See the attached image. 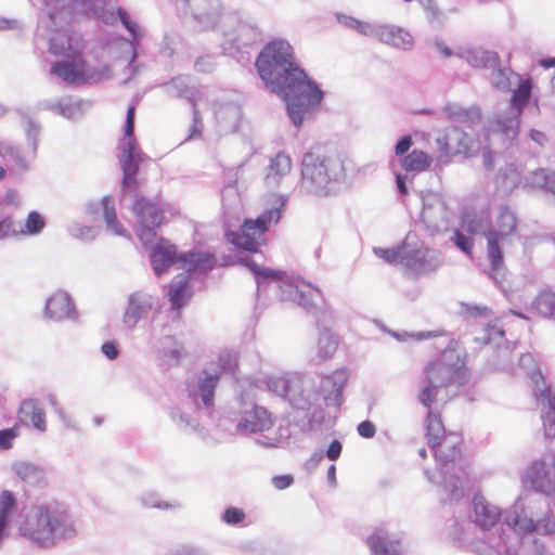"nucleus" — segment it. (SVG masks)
Masks as SVG:
<instances>
[{"label":"nucleus","instance_id":"nucleus-1","mask_svg":"<svg viewBox=\"0 0 555 555\" xmlns=\"http://www.w3.org/2000/svg\"><path fill=\"white\" fill-rule=\"evenodd\" d=\"M255 65L267 88L286 101L296 127L302 124L305 114L322 101L323 92L297 63L294 49L286 40L267 43Z\"/></svg>","mask_w":555,"mask_h":555},{"label":"nucleus","instance_id":"nucleus-2","mask_svg":"<svg viewBox=\"0 0 555 555\" xmlns=\"http://www.w3.org/2000/svg\"><path fill=\"white\" fill-rule=\"evenodd\" d=\"M426 384L418 392L420 402L428 410L426 424V439L430 446L438 443L447 437L442 416L433 411V404L438 399L440 390L446 391V401L456 396L460 388L469 380V371L464 361L453 352H443L441 357L430 362L424 370Z\"/></svg>","mask_w":555,"mask_h":555},{"label":"nucleus","instance_id":"nucleus-3","mask_svg":"<svg viewBox=\"0 0 555 555\" xmlns=\"http://www.w3.org/2000/svg\"><path fill=\"white\" fill-rule=\"evenodd\" d=\"M24 537L39 545H52L56 539H65L76 534L74 520L64 511L50 509L46 506L36 507L34 514L21 528Z\"/></svg>","mask_w":555,"mask_h":555},{"label":"nucleus","instance_id":"nucleus-4","mask_svg":"<svg viewBox=\"0 0 555 555\" xmlns=\"http://www.w3.org/2000/svg\"><path fill=\"white\" fill-rule=\"evenodd\" d=\"M67 36L55 37L50 43V51L54 55H67L73 61L56 62L51 66V73L69 83H85L93 78L82 59V43L78 40L73 46Z\"/></svg>","mask_w":555,"mask_h":555},{"label":"nucleus","instance_id":"nucleus-5","mask_svg":"<svg viewBox=\"0 0 555 555\" xmlns=\"http://www.w3.org/2000/svg\"><path fill=\"white\" fill-rule=\"evenodd\" d=\"M280 219V208L269 209L256 219H245L241 230L229 232L227 237L238 248L255 253L258 246L264 242L263 235L269 227L276 224Z\"/></svg>","mask_w":555,"mask_h":555},{"label":"nucleus","instance_id":"nucleus-6","mask_svg":"<svg viewBox=\"0 0 555 555\" xmlns=\"http://www.w3.org/2000/svg\"><path fill=\"white\" fill-rule=\"evenodd\" d=\"M518 220L516 215L503 207L496 218V228L486 232L487 256L490 261L492 272H499L504 266L501 243L508 236L516 234Z\"/></svg>","mask_w":555,"mask_h":555},{"label":"nucleus","instance_id":"nucleus-7","mask_svg":"<svg viewBox=\"0 0 555 555\" xmlns=\"http://www.w3.org/2000/svg\"><path fill=\"white\" fill-rule=\"evenodd\" d=\"M134 114V105L129 106L127 109L125 124V134L128 137V142L122 151L121 156V168L124 172L122 182L127 186L137 185L139 164L145 158V155L140 151L137 145V141L133 138Z\"/></svg>","mask_w":555,"mask_h":555},{"label":"nucleus","instance_id":"nucleus-8","mask_svg":"<svg viewBox=\"0 0 555 555\" xmlns=\"http://www.w3.org/2000/svg\"><path fill=\"white\" fill-rule=\"evenodd\" d=\"M335 160L320 149L308 152L302 159L301 177L305 183L323 186L331 180Z\"/></svg>","mask_w":555,"mask_h":555},{"label":"nucleus","instance_id":"nucleus-9","mask_svg":"<svg viewBox=\"0 0 555 555\" xmlns=\"http://www.w3.org/2000/svg\"><path fill=\"white\" fill-rule=\"evenodd\" d=\"M437 149L443 157L470 156L473 140L462 129L453 127L436 140Z\"/></svg>","mask_w":555,"mask_h":555},{"label":"nucleus","instance_id":"nucleus-10","mask_svg":"<svg viewBox=\"0 0 555 555\" xmlns=\"http://www.w3.org/2000/svg\"><path fill=\"white\" fill-rule=\"evenodd\" d=\"M133 214L141 225L139 236L144 240L147 231L158 228L164 221V210L154 202L139 198L133 204Z\"/></svg>","mask_w":555,"mask_h":555},{"label":"nucleus","instance_id":"nucleus-11","mask_svg":"<svg viewBox=\"0 0 555 555\" xmlns=\"http://www.w3.org/2000/svg\"><path fill=\"white\" fill-rule=\"evenodd\" d=\"M274 417L263 406L255 405L250 411L245 412L242 422L237 425V429L242 433H258L272 428Z\"/></svg>","mask_w":555,"mask_h":555},{"label":"nucleus","instance_id":"nucleus-12","mask_svg":"<svg viewBox=\"0 0 555 555\" xmlns=\"http://www.w3.org/2000/svg\"><path fill=\"white\" fill-rule=\"evenodd\" d=\"M179 256L180 254H178L176 245L168 240H159L151 254V261L155 273L160 275L166 272L171 264H179Z\"/></svg>","mask_w":555,"mask_h":555},{"label":"nucleus","instance_id":"nucleus-13","mask_svg":"<svg viewBox=\"0 0 555 555\" xmlns=\"http://www.w3.org/2000/svg\"><path fill=\"white\" fill-rule=\"evenodd\" d=\"M526 478L540 492L552 493L555 491V472L547 468L543 462L532 463L526 472Z\"/></svg>","mask_w":555,"mask_h":555},{"label":"nucleus","instance_id":"nucleus-14","mask_svg":"<svg viewBox=\"0 0 555 555\" xmlns=\"http://www.w3.org/2000/svg\"><path fill=\"white\" fill-rule=\"evenodd\" d=\"M462 437L456 433H449V435L438 443H434L430 448L434 450L435 457L447 465L453 463L461 454Z\"/></svg>","mask_w":555,"mask_h":555},{"label":"nucleus","instance_id":"nucleus-15","mask_svg":"<svg viewBox=\"0 0 555 555\" xmlns=\"http://www.w3.org/2000/svg\"><path fill=\"white\" fill-rule=\"evenodd\" d=\"M216 264L212 254L204 251L183 253L179 256V268L190 273H205Z\"/></svg>","mask_w":555,"mask_h":555},{"label":"nucleus","instance_id":"nucleus-16","mask_svg":"<svg viewBox=\"0 0 555 555\" xmlns=\"http://www.w3.org/2000/svg\"><path fill=\"white\" fill-rule=\"evenodd\" d=\"M18 420L22 424H31L40 431L46 430V414L37 400L29 399L22 402L18 410Z\"/></svg>","mask_w":555,"mask_h":555},{"label":"nucleus","instance_id":"nucleus-17","mask_svg":"<svg viewBox=\"0 0 555 555\" xmlns=\"http://www.w3.org/2000/svg\"><path fill=\"white\" fill-rule=\"evenodd\" d=\"M476 522L482 529H490L499 521L501 513L494 505L490 504L483 496L476 495L473 499Z\"/></svg>","mask_w":555,"mask_h":555},{"label":"nucleus","instance_id":"nucleus-18","mask_svg":"<svg viewBox=\"0 0 555 555\" xmlns=\"http://www.w3.org/2000/svg\"><path fill=\"white\" fill-rule=\"evenodd\" d=\"M374 253L390 264L400 263L406 267H413L412 260L424 257L421 250H413L410 253L406 250L405 246H399L397 248H375Z\"/></svg>","mask_w":555,"mask_h":555},{"label":"nucleus","instance_id":"nucleus-19","mask_svg":"<svg viewBox=\"0 0 555 555\" xmlns=\"http://www.w3.org/2000/svg\"><path fill=\"white\" fill-rule=\"evenodd\" d=\"M73 302L67 294L59 292L50 296L46 304V312L50 319L60 321L72 314Z\"/></svg>","mask_w":555,"mask_h":555},{"label":"nucleus","instance_id":"nucleus-20","mask_svg":"<svg viewBox=\"0 0 555 555\" xmlns=\"http://www.w3.org/2000/svg\"><path fill=\"white\" fill-rule=\"evenodd\" d=\"M543 408L544 431L547 438H555V396L551 388L546 387L539 395Z\"/></svg>","mask_w":555,"mask_h":555},{"label":"nucleus","instance_id":"nucleus-21","mask_svg":"<svg viewBox=\"0 0 555 555\" xmlns=\"http://www.w3.org/2000/svg\"><path fill=\"white\" fill-rule=\"evenodd\" d=\"M378 39L396 48L406 49L412 44V36L402 28L383 26L377 31Z\"/></svg>","mask_w":555,"mask_h":555},{"label":"nucleus","instance_id":"nucleus-22","mask_svg":"<svg viewBox=\"0 0 555 555\" xmlns=\"http://www.w3.org/2000/svg\"><path fill=\"white\" fill-rule=\"evenodd\" d=\"M171 308L179 310L186 304L191 297V291L186 278H175L169 284L168 292Z\"/></svg>","mask_w":555,"mask_h":555},{"label":"nucleus","instance_id":"nucleus-23","mask_svg":"<svg viewBox=\"0 0 555 555\" xmlns=\"http://www.w3.org/2000/svg\"><path fill=\"white\" fill-rule=\"evenodd\" d=\"M292 170V159L285 153H278L270 162L267 170L266 181L276 183L281 178L288 175Z\"/></svg>","mask_w":555,"mask_h":555},{"label":"nucleus","instance_id":"nucleus-24","mask_svg":"<svg viewBox=\"0 0 555 555\" xmlns=\"http://www.w3.org/2000/svg\"><path fill=\"white\" fill-rule=\"evenodd\" d=\"M152 308V304L147 298L132 296L129 307L126 310L124 321L128 327H133L140 319H142Z\"/></svg>","mask_w":555,"mask_h":555},{"label":"nucleus","instance_id":"nucleus-25","mask_svg":"<svg viewBox=\"0 0 555 555\" xmlns=\"http://www.w3.org/2000/svg\"><path fill=\"white\" fill-rule=\"evenodd\" d=\"M227 366L223 364L215 374L204 372V377L199 382V391L205 405L210 406L214 403L215 388L219 377L225 372Z\"/></svg>","mask_w":555,"mask_h":555},{"label":"nucleus","instance_id":"nucleus-26","mask_svg":"<svg viewBox=\"0 0 555 555\" xmlns=\"http://www.w3.org/2000/svg\"><path fill=\"white\" fill-rule=\"evenodd\" d=\"M430 156L426 152L416 149L405 155L401 160V167L405 171H425L430 167Z\"/></svg>","mask_w":555,"mask_h":555},{"label":"nucleus","instance_id":"nucleus-27","mask_svg":"<svg viewBox=\"0 0 555 555\" xmlns=\"http://www.w3.org/2000/svg\"><path fill=\"white\" fill-rule=\"evenodd\" d=\"M16 474L25 483L31 487L41 488L47 483L43 472L29 463L18 464Z\"/></svg>","mask_w":555,"mask_h":555},{"label":"nucleus","instance_id":"nucleus-28","mask_svg":"<svg viewBox=\"0 0 555 555\" xmlns=\"http://www.w3.org/2000/svg\"><path fill=\"white\" fill-rule=\"evenodd\" d=\"M318 346L322 358L334 354L338 347V339L332 330L326 325L319 327Z\"/></svg>","mask_w":555,"mask_h":555},{"label":"nucleus","instance_id":"nucleus-29","mask_svg":"<svg viewBox=\"0 0 555 555\" xmlns=\"http://www.w3.org/2000/svg\"><path fill=\"white\" fill-rule=\"evenodd\" d=\"M512 525L515 530L519 532H530V531H543L545 533H552L555 531V522L551 520L538 521L533 522L532 519L524 518L521 519L519 516H516L512 520Z\"/></svg>","mask_w":555,"mask_h":555},{"label":"nucleus","instance_id":"nucleus-30","mask_svg":"<svg viewBox=\"0 0 555 555\" xmlns=\"http://www.w3.org/2000/svg\"><path fill=\"white\" fill-rule=\"evenodd\" d=\"M367 544L374 555H399L397 543L388 542L379 532H375L367 539Z\"/></svg>","mask_w":555,"mask_h":555},{"label":"nucleus","instance_id":"nucleus-31","mask_svg":"<svg viewBox=\"0 0 555 555\" xmlns=\"http://www.w3.org/2000/svg\"><path fill=\"white\" fill-rule=\"evenodd\" d=\"M532 85L530 80L526 79L519 83L517 89L512 95V106L519 113L522 107L528 103L531 96Z\"/></svg>","mask_w":555,"mask_h":555},{"label":"nucleus","instance_id":"nucleus-32","mask_svg":"<svg viewBox=\"0 0 555 555\" xmlns=\"http://www.w3.org/2000/svg\"><path fill=\"white\" fill-rule=\"evenodd\" d=\"M102 206H103V214L105 221L115 233L117 234H124V230L119 225L116 217V211L114 207V203L111 197H104L102 199Z\"/></svg>","mask_w":555,"mask_h":555},{"label":"nucleus","instance_id":"nucleus-33","mask_svg":"<svg viewBox=\"0 0 555 555\" xmlns=\"http://www.w3.org/2000/svg\"><path fill=\"white\" fill-rule=\"evenodd\" d=\"M537 309L544 315L555 319V293L544 292L537 298Z\"/></svg>","mask_w":555,"mask_h":555},{"label":"nucleus","instance_id":"nucleus-34","mask_svg":"<svg viewBox=\"0 0 555 555\" xmlns=\"http://www.w3.org/2000/svg\"><path fill=\"white\" fill-rule=\"evenodd\" d=\"M498 183L509 190L516 188L519 183V172L514 167L505 168L498 175Z\"/></svg>","mask_w":555,"mask_h":555},{"label":"nucleus","instance_id":"nucleus-35","mask_svg":"<svg viewBox=\"0 0 555 555\" xmlns=\"http://www.w3.org/2000/svg\"><path fill=\"white\" fill-rule=\"evenodd\" d=\"M44 219L37 211H31L28 214L25 230L22 233L25 234H37L44 228Z\"/></svg>","mask_w":555,"mask_h":555},{"label":"nucleus","instance_id":"nucleus-36","mask_svg":"<svg viewBox=\"0 0 555 555\" xmlns=\"http://www.w3.org/2000/svg\"><path fill=\"white\" fill-rule=\"evenodd\" d=\"M267 387L278 396L285 397L289 390V383L282 376H271L267 379Z\"/></svg>","mask_w":555,"mask_h":555},{"label":"nucleus","instance_id":"nucleus-37","mask_svg":"<svg viewBox=\"0 0 555 555\" xmlns=\"http://www.w3.org/2000/svg\"><path fill=\"white\" fill-rule=\"evenodd\" d=\"M452 241L463 253L468 256L473 255L474 240L470 236H466L461 231L454 230Z\"/></svg>","mask_w":555,"mask_h":555},{"label":"nucleus","instance_id":"nucleus-38","mask_svg":"<svg viewBox=\"0 0 555 555\" xmlns=\"http://www.w3.org/2000/svg\"><path fill=\"white\" fill-rule=\"evenodd\" d=\"M23 232L20 224H16L11 218H4L0 221V238L11 235H17Z\"/></svg>","mask_w":555,"mask_h":555},{"label":"nucleus","instance_id":"nucleus-39","mask_svg":"<svg viewBox=\"0 0 555 555\" xmlns=\"http://www.w3.org/2000/svg\"><path fill=\"white\" fill-rule=\"evenodd\" d=\"M222 519L228 525H237L245 519V513L237 507H229L224 511Z\"/></svg>","mask_w":555,"mask_h":555},{"label":"nucleus","instance_id":"nucleus-40","mask_svg":"<svg viewBox=\"0 0 555 555\" xmlns=\"http://www.w3.org/2000/svg\"><path fill=\"white\" fill-rule=\"evenodd\" d=\"M17 426L0 430V449H10L13 444V440L17 437Z\"/></svg>","mask_w":555,"mask_h":555},{"label":"nucleus","instance_id":"nucleus-41","mask_svg":"<svg viewBox=\"0 0 555 555\" xmlns=\"http://www.w3.org/2000/svg\"><path fill=\"white\" fill-rule=\"evenodd\" d=\"M294 482L292 475H278L272 478V483L275 489L284 490Z\"/></svg>","mask_w":555,"mask_h":555},{"label":"nucleus","instance_id":"nucleus-42","mask_svg":"<svg viewBox=\"0 0 555 555\" xmlns=\"http://www.w3.org/2000/svg\"><path fill=\"white\" fill-rule=\"evenodd\" d=\"M358 433L363 438H372L376 433V427L372 422L363 421L358 425Z\"/></svg>","mask_w":555,"mask_h":555},{"label":"nucleus","instance_id":"nucleus-43","mask_svg":"<svg viewBox=\"0 0 555 555\" xmlns=\"http://www.w3.org/2000/svg\"><path fill=\"white\" fill-rule=\"evenodd\" d=\"M118 15H119V18H120L121 23L124 24V26L128 29V31L133 37H135L137 28H138L137 23L131 21L128 13L125 12L122 9H118Z\"/></svg>","mask_w":555,"mask_h":555},{"label":"nucleus","instance_id":"nucleus-44","mask_svg":"<svg viewBox=\"0 0 555 555\" xmlns=\"http://www.w3.org/2000/svg\"><path fill=\"white\" fill-rule=\"evenodd\" d=\"M412 143H413V141H412L411 135H404L403 138H401L395 147L396 155H398V156L404 155L412 146Z\"/></svg>","mask_w":555,"mask_h":555},{"label":"nucleus","instance_id":"nucleus-45","mask_svg":"<svg viewBox=\"0 0 555 555\" xmlns=\"http://www.w3.org/2000/svg\"><path fill=\"white\" fill-rule=\"evenodd\" d=\"M343 446L338 440H333L327 450H326V456L331 461H336L341 453Z\"/></svg>","mask_w":555,"mask_h":555},{"label":"nucleus","instance_id":"nucleus-46","mask_svg":"<svg viewBox=\"0 0 555 555\" xmlns=\"http://www.w3.org/2000/svg\"><path fill=\"white\" fill-rule=\"evenodd\" d=\"M102 352L109 359L114 360L118 356V349L113 341H106L102 345Z\"/></svg>","mask_w":555,"mask_h":555},{"label":"nucleus","instance_id":"nucleus-47","mask_svg":"<svg viewBox=\"0 0 555 555\" xmlns=\"http://www.w3.org/2000/svg\"><path fill=\"white\" fill-rule=\"evenodd\" d=\"M0 156L1 157H7V156L17 157L18 151L15 146H13L9 143L0 142Z\"/></svg>","mask_w":555,"mask_h":555},{"label":"nucleus","instance_id":"nucleus-48","mask_svg":"<svg viewBox=\"0 0 555 555\" xmlns=\"http://www.w3.org/2000/svg\"><path fill=\"white\" fill-rule=\"evenodd\" d=\"M350 27L354 28L357 31H359L363 35L372 34L371 25L365 22H362V21L352 20L350 23Z\"/></svg>","mask_w":555,"mask_h":555},{"label":"nucleus","instance_id":"nucleus-49","mask_svg":"<svg viewBox=\"0 0 555 555\" xmlns=\"http://www.w3.org/2000/svg\"><path fill=\"white\" fill-rule=\"evenodd\" d=\"M461 227L470 235L477 232L476 221L474 218H463L461 220Z\"/></svg>","mask_w":555,"mask_h":555},{"label":"nucleus","instance_id":"nucleus-50","mask_svg":"<svg viewBox=\"0 0 555 555\" xmlns=\"http://www.w3.org/2000/svg\"><path fill=\"white\" fill-rule=\"evenodd\" d=\"M245 264L256 274L263 276H275V274L270 270H260V268L253 261H246Z\"/></svg>","mask_w":555,"mask_h":555},{"label":"nucleus","instance_id":"nucleus-51","mask_svg":"<svg viewBox=\"0 0 555 555\" xmlns=\"http://www.w3.org/2000/svg\"><path fill=\"white\" fill-rule=\"evenodd\" d=\"M531 138L533 141L538 142L539 144H543V142L545 141V134L541 131H538V130H532L531 131Z\"/></svg>","mask_w":555,"mask_h":555},{"label":"nucleus","instance_id":"nucleus-52","mask_svg":"<svg viewBox=\"0 0 555 555\" xmlns=\"http://www.w3.org/2000/svg\"><path fill=\"white\" fill-rule=\"evenodd\" d=\"M396 180H397V185H398V189H399L400 193L403 194V195H406L408 194V188H406V185L404 183V180L401 177V175H397Z\"/></svg>","mask_w":555,"mask_h":555},{"label":"nucleus","instance_id":"nucleus-53","mask_svg":"<svg viewBox=\"0 0 555 555\" xmlns=\"http://www.w3.org/2000/svg\"><path fill=\"white\" fill-rule=\"evenodd\" d=\"M483 162L485 165L489 168L493 166V155L491 151H485L483 152Z\"/></svg>","mask_w":555,"mask_h":555},{"label":"nucleus","instance_id":"nucleus-54","mask_svg":"<svg viewBox=\"0 0 555 555\" xmlns=\"http://www.w3.org/2000/svg\"><path fill=\"white\" fill-rule=\"evenodd\" d=\"M327 478L332 485L336 482V467L335 465H331L327 469Z\"/></svg>","mask_w":555,"mask_h":555},{"label":"nucleus","instance_id":"nucleus-55","mask_svg":"<svg viewBox=\"0 0 555 555\" xmlns=\"http://www.w3.org/2000/svg\"><path fill=\"white\" fill-rule=\"evenodd\" d=\"M168 357H169L171 360H173V361H176V362H179V360H180V359H181V357H182V350L173 349V350L169 351Z\"/></svg>","mask_w":555,"mask_h":555},{"label":"nucleus","instance_id":"nucleus-56","mask_svg":"<svg viewBox=\"0 0 555 555\" xmlns=\"http://www.w3.org/2000/svg\"><path fill=\"white\" fill-rule=\"evenodd\" d=\"M540 65L544 68H548L555 65V59H543L540 61Z\"/></svg>","mask_w":555,"mask_h":555},{"label":"nucleus","instance_id":"nucleus-57","mask_svg":"<svg viewBox=\"0 0 555 555\" xmlns=\"http://www.w3.org/2000/svg\"><path fill=\"white\" fill-rule=\"evenodd\" d=\"M420 455L423 457V459H426L427 454H426V450L424 448H422L420 450Z\"/></svg>","mask_w":555,"mask_h":555},{"label":"nucleus","instance_id":"nucleus-58","mask_svg":"<svg viewBox=\"0 0 555 555\" xmlns=\"http://www.w3.org/2000/svg\"><path fill=\"white\" fill-rule=\"evenodd\" d=\"M5 177V170L0 167V181Z\"/></svg>","mask_w":555,"mask_h":555},{"label":"nucleus","instance_id":"nucleus-59","mask_svg":"<svg viewBox=\"0 0 555 555\" xmlns=\"http://www.w3.org/2000/svg\"><path fill=\"white\" fill-rule=\"evenodd\" d=\"M442 51H443V54L446 56H450L451 55V51L448 48H444Z\"/></svg>","mask_w":555,"mask_h":555},{"label":"nucleus","instance_id":"nucleus-60","mask_svg":"<svg viewBox=\"0 0 555 555\" xmlns=\"http://www.w3.org/2000/svg\"><path fill=\"white\" fill-rule=\"evenodd\" d=\"M552 467H553V469H554V472H555V453H554V457H553V464H552Z\"/></svg>","mask_w":555,"mask_h":555}]
</instances>
